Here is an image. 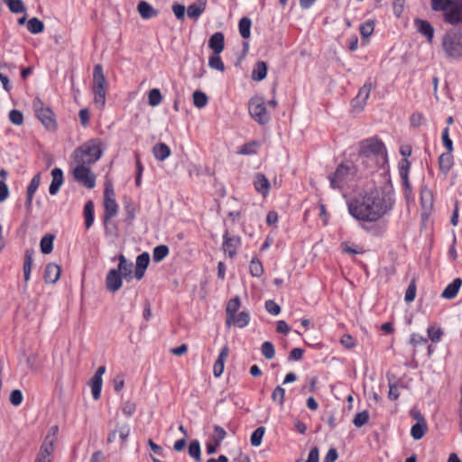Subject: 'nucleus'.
I'll use <instances>...</instances> for the list:
<instances>
[{
	"instance_id": "nucleus-9",
	"label": "nucleus",
	"mask_w": 462,
	"mask_h": 462,
	"mask_svg": "<svg viewBox=\"0 0 462 462\" xmlns=\"http://www.w3.org/2000/svg\"><path fill=\"white\" fill-rule=\"evenodd\" d=\"M32 107L38 119L47 129L54 130L56 128L57 123L53 111L46 106L39 97L33 99Z\"/></svg>"
},
{
	"instance_id": "nucleus-28",
	"label": "nucleus",
	"mask_w": 462,
	"mask_h": 462,
	"mask_svg": "<svg viewBox=\"0 0 462 462\" xmlns=\"http://www.w3.org/2000/svg\"><path fill=\"white\" fill-rule=\"evenodd\" d=\"M453 163L454 159L451 152H444L439 157V170L444 175H447L451 170Z\"/></svg>"
},
{
	"instance_id": "nucleus-6",
	"label": "nucleus",
	"mask_w": 462,
	"mask_h": 462,
	"mask_svg": "<svg viewBox=\"0 0 462 462\" xmlns=\"http://www.w3.org/2000/svg\"><path fill=\"white\" fill-rule=\"evenodd\" d=\"M442 48L449 59L462 58V32L457 29L448 30L442 37Z\"/></svg>"
},
{
	"instance_id": "nucleus-18",
	"label": "nucleus",
	"mask_w": 462,
	"mask_h": 462,
	"mask_svg": "<svg viewBox=\"0 0 462 462\" xmlns=\"http://www.w3.org/2000/svg\"><path fill=\"white\" fill-rule=\"evenodd\" d=\"M122 276L116 269H111L106 277V289L111 292L117 291L123 284Z\"/></svg>"
},
{
	"instance_id": "nucleus-54",
	"label": "nucleus",
	"mask_w": 462,
	"mask_h": 462,
	"mask_svg": "<svg viewBox=\"0 0 462 462\" xmlns=\"http://www.w3.org/2000/svg\"><path fill=\"white\" fill-rule=\"evenodd\" d=\"M41 183V174L37 173L31 180L27 187V194L34 195Z\"/></svg>"
},
{
	"instance_id": "nucleus-11",
	"label": "nucleus",
	"mask_w": 462,
	"mask_h": 462,
	"mask_svg": "<svg viewBox=\"0 0 462 462\" xmlns=\"http://www.w3.org/2000/svg\"><path fill=\"white\" fill-rule=\"evenodd\" d=\"M90 165L77 163L73 170L74 179L88 189H93L96 184V177L91 172Z\"/></svg>"
},
{
	"instance_id": "nucleus-37",
	"label": "nucleus",
	"mask_w": 462,
	"mask_h": 462,
	"mask_svg": "<svg viewBox=\"0 0 462 462\" xmlns=\"http://www.w3.org/2000/svg\"><path fill=\"white\" fill-rule=\"evenodd\" d=\"M170 253L169 247L165 245H160L154 247L152 251V260L155 263L162 262Z\"/></svg>"
},
{
	"instance_id": "nucleus-63",
	"label": "nucleus",
	"mask_w": 462,
	"mask_h": 462,
	"mask_svg": "<svg viewBox=\"0 0 462 462\" xmlns=\"http://www.w3.org/2000/svg\"><path fill=\"white\" fill-rule=\"evenodd\" d=\"M185 6L183 5L174 3L172 5V12L178 20H183L185 17Z\"/></svg>"
},
{
	"instance_id": "nucleus-4",
	"label": "nucleus",
	"mask_w": 462,
	"mask_h": 462,
	"mask_svg": "<svg viewBox=\"0 0 462 462\" xmlns=\"http://www.w3.org/2000/svg\"><path fill=\"white\" fill-rule=\"evenodd\" d=\"M107 86V80L105 77L102 65H95L93 69L92 94L94 97V104L98 109H103L106 105Z\"/></svg>"
},
{
	"instance_id": "nucleus-58",
	"label": "nucleus",
	"mask_w": 462,
	"mask_h": 462,
	"mask_svg": "<svg viewBox=\"0 0 462 462\" xmlns=\"http://www.w3.org/2000/svg\"><path fill=\"white\" fill-rule=\"evenodd\" d=\"M188 16L189 18H194V19H198L200 14L203 13L204 11V8L203 7H200L198 5L196 4H192L190 5L189 7H188Z\"/></svg>"
},
{
	"instance_id": "nucleus-17",
	"label": "nucleus",
	"mask_w": 462,
	"mask_h": 462,
	"mask_svg": "<svg viewBox=\"0 0 462 462\" xmlns=\"http://www.w3.org/2000/svg\"><path fill=\"white\" fill-rule=\"evenodd\" d=\"M229 356V346L225 345L213 365V374L215 377H220L224 373L225 363Z\"/></svg>"
},
{
	"instance_id": "nucleus-56",
	"label": "nucleus",
	"mask_w": 462,
	"mask_h": 462,
	"mask_svg": "<svg viewBox=\"0 0 462 462\" xmlns=\"http://www.w3.org/2000/svg\"><path fill=\"white\" fill-rule=\"evenodd\" d=\"M402 180V184L404 190V195L407 199H410L412 192L411 185L409 181V175H406L405 172L402 173V176H400Z\"/></svg>"
},
{
	"instance_id": "nucleus-26",
	"label": "nucleus",
	"mask_w": 462,
	"mask_h": 462,
	"mask_svg": "<svg viewBox=\"0 0 462 462\" xmlns=\"http://www.w3.org/2000/svg\"><path fill=\"white\" fill-rule=\"evenodd\" d=\"M461 285L462 280L460 278L454 279L453 282L445 288L441 297L447 300L454 299L457 296Z\"/></svg>"
},
{
	"instance_id": "nucleus-52",
	"label": "nucleus",
	"mask_w": 462,
	"mask_h": 462,
	"mask_svg": "<svg viewBox=\"0 0 462 462\" xmlns=\"http://www.w3.org/2000/svg\"><path fill=\"white\" fill-rule=\"evenodd\" d=\"M150 263V255L148 253H143L136 258L135 267L146 270Z\"/></svg>"
},
{
	"instance_id": "nucleus-14",
	"label": "nucleus",
	"mask_w": 462,
	"mask_h": 462,
	"mask_svg": "<svg viewBox=\"0 0 462 462\" xmlns=\"http://www.w3.org/2000/svg\"><path fill=\"white\" fill-rule=\"evenodd\" d=\"M374 88L372 82L366 81L362 88H360L358 94L352 100V106L354 108H359V110H363L366 104V100L370 96V92Z\"/></svg>"
},
{
	"instance_id": "nucleus-27",
	"label": "nucleus",
	"mask_w": 462,
	"mask_h": 462,
	"mask_svg": "<svg viewBox=\"0 0 462 462\" xmlns=\"http://www.w3.org/2000/svg\"><path fill=\"white\" fill-rule=\"evenodd\" d=\"M119 263L117 267L118 273L121 274V276L126 280H129L132 278V273H133V263L131 262L126 261L125 257L121 254L118 258Z\"/></svg>"
},
{
	"instance_id": "nucleus-62",
	"label": "nucleus",
	"mask_w": 462,
	"mask_h": 462,
	"mask_svg": "<svg viewBox=\"0 0 462 462\" xmlns=\"http://www.w3.org/2000/svg\"><path fill=\"white\" fill-rule=\"evenodd\" d=\"M265 309L271 315H278L281 312L280 306L273 300H269L265 301Z\"/></svg>"
},
{
	"instance_id": "nucleus-12",
	"label": "nucleus",
	"mask_w": 462,
	"mask_h": 462,
	"mask_svg": "<svg viewBox=\"0 0 462 462\" xmlns=\"http://www.w3.org/2000/svg\"><path fill=\"white\" fill-rule=\"evenodd\" d=\"M443 16L447 23L453 26L462 25V0H454Z\"/></svg>"
},
{
	"instance_id": "nucleus-22",
	"label": "nucleus",
	"mask_w": 462,
	"mask_h": 462,
	"mask_svg": "<svg viewBox=\"0 0 462 462\" xmlns=\"http://www.w3.org/2000/svg\"><path fill=\"white\" fill-rule=\"evenodd\" d=\"M137 12L140 16L144 20L156 17L159 14V11L153 8L148 2L140 1L137 5Z\"/></svg>"
},
{
	"instance_id": "nucleus-46",
	"label": "nucleus",
	"mask_w": 462,
	"mask_h": 462,
	"mask_svg": "<svg viewBox=\"0 0 462 462\" xmlns=\"http://www.w3.org/2000/svg\"><path fill=\"white\" fill-rule=\"evenodd\" d=\"M189 455L195 458L197 462L200 461L201 449L198 440H192L189 446Z\"/></svg>"
},
{
	"instance_id": "nucleus-39",
	"label": "nucleus",
	"mask_w": 462,
	"mask_h": 462,
	"mask_svg": "<svg viewBox=\"0 0 462 462\" xmlns=\"http://www.w3.org/2000/svg\"><path fill=\"white\" fill-rule=\"evenodd\" d=\"M208 66L216 70L223 72L225 70V64L222 61L220 54L212 53L208 57Z\"/></svg>"
},
{
	"instance_id": "nucleus-35",
	"label": "nucleus",
	"mask_w": 462,
	"mask_h": 462,
	"mask_svg": "<svg viewBox=\"0 0 462 462\" xmlns=\"http://www.w3.org/2000/svg\"><path fill=\"white\" fill-rule=\"evenodd\" d=\"M54 236L48 234L42 236L41 239L40 246L41 251L44 254H51L53 250V241H54Z\"/></svg>"
},
{
	"instance_id": "nucleus-8",
	"label": "nucleus",
	"mask_w": 462,
	"mask_h": 462,
	"mask_svg": "<svg viewBox=\"0 0 462 462\" xmlns=\"http://www.w3.org/2000/svg\"><path fill=\"white\" fill-rule=\"evenodd\" d=\"M118 212V205L116 200V194L111 185L106 186L104 191V217L103 222L106 232L109 229L111 219L116 216Z\"/></svg>"
},
{
	"instance_id": "nucleus-40",
	"label": "nucleus",
	"mask_w": 462,
	"mask_h": 462,
	"mask_svg": "<svg viewBox=\"0 0 462 462\" xmlns=\"http://www.w3.org/2000/svg\"><path fill=\"white\" fill-rule=\"evenodd\" d=\"M193 104L198 108H203L207 106L208 102V98L207 95L199 90L194 91L193 95Z\"/></svg>"
},
{
	"instance_id": "nucleus-51",
	"label": "nucleus",
	"mask_w": 462,
	"mask_h": 462,
	"mask_svg": "<svg viewBox=\"0 0 462 462\" xmlns=\"http://www.w3.org/2000/svg\"><path fill=\"white\" fill-rule=\"evenodd\" d=\"M368 419H369V414H368V411H363L361 412H358L354 420H353V423L354 425L356 427V428H361L362 426H364L365 423H367L368 421Z\"/></svg>"
},
{
	"instance_id": "nucleus-1",
	"label": "nucleus",
	"mask_w": 462,
	"mask_h": 462,
	"mask_svg": "<svg viewBox=\"0 0 462 462\" xmlns=\"http://www.w3.org/2000/svg\"><path fill=\"white\" fill-rule=\"evenodd\" d=\"M394 199L380 189H372L364 196L347 202L349 214L364 222H375L386 215L393 208Z\"/></svg>"
},
{
	"instance_id": "nucleus-25",
	"label": "nucleus",
	"mask_w": 462,
	"mask_h": 462,
	"mask_svg": "<svg viewBox=\"0 0 462 462\" xmlns=\"http://www.w3.org/2000/svg\"><path fill=\"white\" fill-rule=\"evenodd\" d=\"M33 254L34 251L32 249H27L24 253L23 271L24 282L26 283L30 281L31 278V272L33 263Z\"/></svg>"
},
{
	"instance_id": "nucleus-64",
	"label": "nucleus",
	"mask_w": 462,
	"mask_h": 462,
	"mask_svg": "<svg viewBox=\"0 0 462 462\" xmlns=\"http://www.w3.org/2000/svg\"><path fill=\"white\" fill-rule=\"evenodd\" d=\"M427 331L428 336L432 342H439L443 334L440 328L435 329L433 327H430Z\"/></svg>"
},
{
	"instance_id": "nucleus-50",
	"label": "nucleus",
	"mask_w": 462,
	"mask_h": 462,
	"mask_svg": "<svg viewBox=\"0 0 462 462\" xmlns=\"http://www.w3.org/2000/svg\"><path fill=\"white\" fill-rule=\"evenodd\" d=\"M262 354L266 359H273L275 355V350L273 345L269 342L265 341L263 343L262 347Z\"/></svg>"
},
{
	"instance_id": "nucleus-19",
	"label": "nucleus",
	"mask_w": 462,
	"mask_h": 462,
	"mask_svg": "<svg viewBox=\"0 0 462 462\" xmlns=\"http://www.w3.org/2000/svg\"><path fill=\"white\" fill-rule=\"evenodd\" d=\"M418 32L423 35L431 43L434 37V28L427 20L415 19L414 21Z\"/></svg>"
},
{
	"instance_id": "nucleus-13",
	"label": "nucleus",
	"mask_w": 462,
	"mask_h": 462,
	"mask_svg": "<svg viewBox=\"0 0 462 462\" xmlns=\"http://www.w3.org/2000/svg\"><path fill=\"white\" fill-rule=\"evenodd\" d=\"M241 245L242 239L239 236H231L228 231L224 233L222 249L229 258H234L237 254Z\"/></svg>"
},
{
	"instance_id": "nucleus-57",
	"label": "nucleus",
	"mask_w": 462,
	"mask_h": 462,
	"mask_svg": "<svg viewBox=\"0 0 462 462\" xmlns=\"http://www.w3.org/2000/svg\"><path fill=\"white\" fill-rule=\"evenodd\" d=\"M441 138H442L443 145L448 150V152H452L453 151V142L449 138V129H448V127H446V128L443 129Z\"/></svg>"
},
{
	"instance_id": "nucleus-45",
	"label": "nucleus",
	"mask_w": 462,
	"mask_h": 462,
	"mask_svg": "<svg viewBox=\"0 0 462 462\" xmlns=\"http://www.w3.org/2000/svg\"><path fill=\"white\" fill-rule=\"evenodd\" d=\"M265 433L264 427H258L251 435L250 442L254 447H259Z\"/></svg>"
},
{
	"instance_id": "nucleus-29",
	"label": "nucleus",
	"mask_w": 462,
	"mask_h": 462,
	"mask_svg": "<svg viewBox=\"0 0 462 462\" xmlns=\"http://www.w3.org/2000/svg\"><path fill=\"white\" fill-rule=\"evenodd\" d=\"M427 424L422 416H420V420L414 424L411 429V435L415 440H419L422 439L427 431Z\"/></svg>"
},
{
	"instance_id": "nucleus-20",
	"label": "nucleus",
	"mask_w": 462,
	"mask_h": 462,
	"mask_svg": "<svg viewBox=\"0 0 462 462\" xmlns=\"http://www.w3.org/2000/svg\"><path fill=\"white\" fill-rule=\"evenodd\" d=\"M208 47L212 53L220 54L225 49V36L223 32H217L212 34L208 40Z\"/></svg>"
},
{
	"instance_id": "nucleus-23",
	"label": "nucleus",
	"mask_w": 462,
	"mask_h": 462,
	"mask_svg": "<svg viewBox=\"0 0 462 462\" xmlns=\"http://www.w3.org/2000/svg\"><path fill=\"white\" fill-rule=\"evenodd\" d=\"M51 176L52 180L49 188V192L51 195H56L63 184V172L61 169L54 168L51 171Z\"/></svg>"
},
{
	"instance_id": "nucleus-44",
	"label": "nucleus",
	"mask_w": 462,
	"mask_h": 462,
	"mask_svg": "<svg viewBox=\"0 0 462 462\" xmlns=\"http://www.w3.org/2000/svg\"><path fill=\"white\" fill-rule=\"evenodd\" d=\"M454 0H430L431 9L435 12H443L448 10Z\"/></svg>"
},
{
	"instance_id": "nucleus-16",
	"label": "nucleus",
	"mask_w": 462,
	"mask_h": 462,
	"mask_svg": "<svg viewBox=\"0 0 462 462\" xmlns=\"http://www.w3.org/2000/svg\"><path fill=\"white\" fill-rule=\"evenodd\" d=\"M253 185L262 197L266 198L269 195L271 184L264 174L257 172L254 177Z\"/></svg>"
},
{
	"instance_id": "nucleus-47",
	"label": "nucleus",
	"mask_w": 462,
	"mask_h": 462,
	"mask_svg": "<svg viewBox=\"0 0 462 462\" xmlns=\"http://www.w3.org/2000/svg\"><path fill=\"white\" fill-rule=\"evenodd\" d=\"M226 437V431L225 430V429L218 425H215L213 428V434L211 436V439H213V441H216L217 444H221V442L225 439Z\"/></svg>"
},
{
	"instance_id": "nucleus-49",
	"label": "nucleus",
	"mask_w": 462,
	"mask_h": 462,
	"mask_svg": "<svg viewBox=\"0 0 462 462\" xmlns=\"http://www.w3.org/2000/svg\"><path fill=\"white\" fill-rule=\"evenodd\" d=\"M416 281H415V278H413L408 288L406 289V291H405V297H404V300L406 302H411L414 300L415 299V296H416Z\"/></svg>"
},
{
	"instance_id": "nucleus-41",
	"label": "nucleus",
	"mask_w": 462,
	"mask_h": 462,
	"mask_svg": "<svg viewBox=\"0 0 462 462\" xmlns=\"http://www.w3.org/2000/svg\"><path fill=\"white\" fill-rule=\"evenodd\" d=\"M14 14L25 12V6L22 0H2Z\"/></svg>"
},
{
	"instance_id": "nucleus-5",
	"label": "nucleus",
	"mask_w": 462,
	"mask_h": 462,
	"mask_svg": "<svg viewBox=\"0 0 462 462\" xmlns=\"http://www.w3.org/2000/svg\"><path fill=\"white\" fill-rule=\"evenodd\" d=\"M357 174V168L352 162L339 164L336 171L328 176L332 189H343L347 183L354 180Z\"/></svg>"
},
{
	"instance_id": "nucleus-43",
	"label": "nucleus",
	"mask_w": 462,
	"mask_h": 462,
	"mask_svg": "<svg viewBox=\"0 0 462 462\" xmlns=\"http://www.w3.org/2000/svg\"><path fill=\"white\" fill-rule=\"evenodd\" d=\"M162 101V96L158 88H152L148 92V104L151 106H157Z\"/></svg>"
},
{
	"instance_id": "nucleus-32",
	"label": "nucleus",
	"mask_w": 462,
	"mask_h": 462,
	"mask_svg": "<svg viewBox=\"0 0 462 462\" xmlns=\"http://www.w3.org/2000/svg\"><path fill=\"white\" fill-rule=\"evenodd\" d=\"M240 306H241V300L238 296L229 300L227 301L226 308V320H230L231 319H233L235 314H236L238 310L240 309Z\"/></svg>"
},
{
	"instance_id": "nucleus-34",
	"label": "nucleus",
	"mask_w": 462,
	"mask_h": 462,
	"mask_svg": "<svg viewBox=\"0 0 462 462\" xmlns=\"http://www.w3.org/2000/svg\"><path fill=\"white\" fill-rule=\"evenodd\" d=\"M85 226L88 229L94 223V204L91 200L84 206Z\"/></svg>"
},
{
	"instance_id": "nucleus-38",
	"label": "nucleus",
	"mask_w": 462,
	"mask_h": 462,
	"mask_svg": "<svg viewBox=\"0 0 462 462\" xmlns=\"http://www.w3.org/2000/svg\"><path fill=\"white\" fill-rule=\"evenodd\" d=\"M27 29L31 33L37 34L43 32L44 23L37 17H33L28 21Z\"/></svg>"
},
{
	"instance_id": "nucleus-53",
	"label": "nucleus",
	"mask_w": 462,
	"mask_h": 462,
	"mask_svg": "<svg viewBox=\"0 0 462 462\" xmlns=\"http://www.w3.org/2000/svg\"><path fill=\"white\" fill-rule=\"evenodd\" d=\"M285 397V389H283L281 386H277L273 393H272V399L274 402L279 403L280 405H283Z\"/></svg>"
},
{
	"instance_id": "nucleus-30",
	"label": "nucleus",
	"mask_w": 462,
	"mask_h": 462,
	"mask_svg": "<svg viewBox=\"0 0 462 462\" xmlns=\"http://www.w3.org/2000/svg\"><path fill=\"white\" fill-rule=\"evenodd\" d=\"M267 74V65L264 61H257L252 71V79L262 81Z\"/></svg>"
},
{
	"instance_id": "nucleus-2",
	"label": "nucleus",
	"mask_w": 462,
	"mask_h": 462,
	"mask_svg": "<svg viewBox=\"0 0 462 462\" xmlns=\"http://www.w3.org/2000/svg\"><path fill=\"white\" fill-rule=\"evenodd\" d=\"M358 156L362 163L372 171L383 164L387 159L384 143L376 136L365 139L358 143Z\"/></svg>"
},
{
	"instance_id": "nucleus-60",
	"label": "nucleus",
	"mask_w": 462,
	"mask_h": 462,
	"mask_svg": "<svg viewBox=\"0 0 462 462\" xmlns=\"http://www.w3.org/2000/svg\"><path fill=\"white\" fill-rule=\"evenodd\" d=\"M340 343L347 349H352L356 345V339L349 334L343 335Z\"/></svg>"
},
{
	"instance_id": "nucleus-31",
	"label": "nucleus",
	"mask_w": 462,
	"mask_h": 462,
	"mask_svg": "<svg viewBox=\"0 0 462 462\" xmlns=\"http://www.w3.org/2000/svg\"><path fill=\"white\" fill-rule=\"evenodd\" d=\"M152 152L158 161H164L171 155V149L166 143H160L154 145Z\"/></svg>"
},
{
	"instance_id": "nucleus-33",
	"label": "nucleus",
	"mask_w": 462,
	"mask_h": 462,
	"mask_svg": "<svg viewBox=\"0 0 462 462\" xmlns=\"http://www.w3.org/2000/svg\"><path fill=\"white\" fill-rule=\"evenodd\" d=\"M260 147V143L257 141L248 142L238 148L237 153L242 155L256 154Z\"/></svg>"
},
{
	"instance_id": "nucleus-42",
	"label": "nucleus",
	"mask_w": 462,
	"mask_h": 462,
	"mask_svg": "<svg viewBox=\"0 0 462 462\" xmlns=\"http://www.w3.org/2000/svg\"><path fill=\"white\" fill-rule=\"evenodd\" d=\"M250 273L254 277H260L263 273V267L261 261L254 257L249 264Z\"/></svg>"
},
{
	"instance_id": "nucleus-48",
	"label": "nucleus",
	"mask_w": 462,
	"mask_h": 462,
	"mask_svg": "<svg viewBox=\"0 0 462 462\" xmlns=\"http://www.w3.org/2000/svg\"><path fill=\"white\" fill-rule=\"evenodd\" d=\"M374 23L371 20L360 25L359 31L364 39L368 38L374 32Z\"/></svg>"
},
{
	"instance_id": "nucleus-10",
	"label": "nucleus",
	"mask_w": 462,
	"mask_h": 462,
	"mask_svg": "<svg viewBox=\"0 0 462 462\" xmlns=\"http://www.w3.org/2000/svg\"><path fill=\"white\" fill-rule=\"evenodd\" d=\"M248 111L251 117L260 125L266 124L270 119L265 104L259 97H252L249 100Z\"/></svg>"
},
{
	"instance_id": "nucleus-7",
	"label": "nucleus",
	"mask_w": 462,
	"mask_h": 462,
	"mask_svg": "<svg viewBox=\"0 0 462 462\" xmlns=\"http://www.w3.org/2000/svg\"><path fill=\"white\" fill-rule=\"evenodd\" d=\"M58 434L59 427L57 425H53L49 429L35 458L36 461L51 462V456L54 452L55 444L58 440Z\"/></svg>"
},
{
	"instance_id": "nucleus-36",
	"label": "nucleus",
	"mask_w": 462,
	"mask_h": 462,
	"mask_svg": "<svg viewBox=\"0 0 462 462\" xmlns=\"http://www.w3.org/2000/svg\"><path fill=\"white\" fill-rule=\"evenodd\" d=\"M252 22L248 17H243L238 23L239 33L244 39H248L251 35Z\"/></svg>"
},
{
	"instance_id": "nucleus-15",
	"label": "nucleus",
	"mask_w": 462,
	"mask_h": 462,
	"mask_svg": "<svg viewBox=\"0 0 462 462\" xmlns=\"http://www.w3.org/2000/svg\"><path fill=\"white\" fill-rule=\"evenodd\" d=\"M105 372L106 367L104 365L99 366L90 380L91 393L95 400H98L100 398L103 383L102 375Z\"/></svg>"
},
{
	"instance_id": "nucleus-61",
	"label": "nucleus",
	"mask_w": 462,
	"mask_h": 462,
	"mask_svg": "<svg viewBox=\"0 0 462 462\" xmlns=\"http://www.w3.org/2000/svg\"><path fill=\"white\" fill-rule=\"evenodd\" d=\"M126 214V220L133 221L135 217V207L131 201H127L124 205Z\"/></svg>"
},
{
	"instance_id": "nucleus-24",
	"label": "nucleus",
	"mask_w": 462,
	"mask_h": 462,
	"mask_svg": "<svg viewBox=\"0 0 462 462\" xmlns=\"http://www.w3.org/2000/svg\"><path fill=\"white\" fill-rule=\"evenodd\" d=\"M251 317L248 311H241L239 313L235 314L233 319L230 320H226V326L230 327L231 325H235L239 328H243L246 327L250 322Z\"/></svg>"
},
{
	"instance_id": "nucleus-21",
	"label": "nucleus",
	"mask_w": 462,
	"mask_h": 462,
	"mask_svg": "<svg viewBox=\"0 0 462 462\" xmlns=\"http://www.w3.org/2000/svg\"><path fill=\"white\" fill-rule=\"evenodd\" d=\"M60 276V267L54 263H50L46 265L44 270L43 278L47 283H55Z\"/></svg>"
},
{
	"instance_id": "nucleus-59",
	"label": "nucleus",
	"mask_w": 462,
	"mask_h": 462,
	"mask_svg": "<svg viewBox=\"0 0 462 462\" xmlns=\"http://www.w3.org/2000/svg\"><path fill=\"white\" fill-rule=\"evenodd\" d=\"M23 396L20 390H14L10 393L9 401L14 406H19L23 402Z\"/></svg>"
},
{
	"instance_id": "nucleus-3",
	"label": "nucleus",
	"mask_w": 462,
	"mask_h": 462,
	"mask_svg": "<svg viewBox=\"0 0 462 462\" xmlns=\"http://www.w3.org/2000/svg\"><path fill=\"white\" fill-rule=\"evenodd\" d=\"M103 154V142L99 138L89 139L73 152L76 163L94 164Z\"/></svg>"
},
{
	"instance_id": "nucleus-55",
	"label": "nucleus",
	"mask_w": 462,
	"mask_h": 462,
	"mask_svg": "<svg viewBox=\"0 0 462 462\" xmlns=\"http://www.w3.org/2000/svg\"><path fill=\"white\" fill-rule=\"evenodd\" d=\"M9 120L15 125H22L23 123V116L19 110L13 109L9 112Z\"/></svg>"
}]
</instances>
